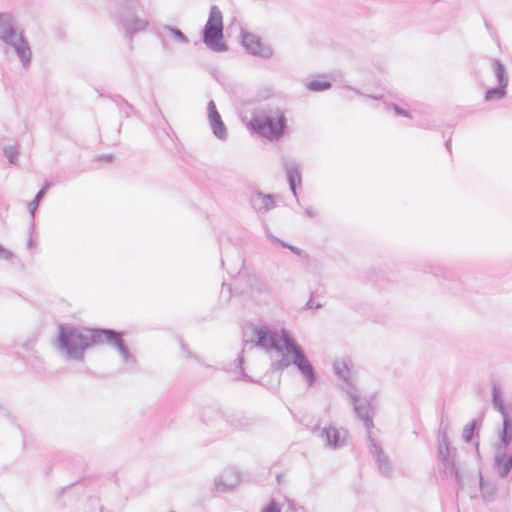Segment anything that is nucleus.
I'll list each match as a JSON object with an SVG mask.
<instances>
[{"mask_svg": "<svg viewBox=\"0 0 512 512\" xmlns=\"http://www.w3.org/2000/svg\"><path fill=\"white\" fill-rule=\"evenodd\" d=\"M493 70L495 73V76L498 80V85L502 87H507L508 85V79L505 74V68L503 64L499 60H493L492 62Z\"/></svg>", "mask_w": 512, "mask_h": 512, "instance_id": "nucleus-23", "label": "nucleus"}, {"mask_svg": "<svg viewBox=\"0 0 512 512\" xmlns=\"http://www.w3.org/2000/svg\"><path fill=\"white\" fill-rule=\"evenodd\" d=\"M506 96V87L498 85V87L490 88L485 93V100H501Z\"/></svg>", "mask_w": 512, "mask_h": 512, "instance_id": "nucleus-24", "label": "nucleus"}, {"mask_svg": "<svg viewBox=\"0 0 512 512\" xmlns=\"http://www.w3.org/2000/svg\"><path fill=\"white\" fill-rule=\"evenodd\" d=\"M355 415L363 421L365 427L369 430L373 427L371 415V404L366 397H361L356 389H345Z\"/></svg>", "mask_w": 512, "mask_h": 512, "instance_id": "nucleus-6", "label": "nucleus"}, {"mask_svg": "<svg viewBox=\"0 0 512 512\" xmlns=\"http://www.w3.org/2000/svg\"><path fill=\"white\" fill-rule=\"evenodd\" d=\"M43 197H44L43 191H38V193L35 196V199L29 204V212L32 215V217L34 216L35 211L39 205V202L41 201V199Z\"/></svg>", "mask_w": 512, "mask_h": 512, "instance_id": "nucleus-28", "label": "nucleus"}, {"mask_svg": "<svg viewBox=\"0 0 512 512\" xmlns=\"http://www.w3.org/2000/svg\"><path fill=\"white\" fill-rule=\"evenodd\" d=\"M394 110L398 115L410 117V114L407 111H405L404 109H402L401 107H399L397 105H394Z\"/></svg>", "mask_w": 512, "mask_h": 512, "instance_id": "nucleus-33", "label": "nucleus"}, {"mask_svg": "<svg viewBox=\"0 0 512 512\" xmlns=\"http://www.w3.org/2000/svg\"><path fill=\"white\" fill-rule=\"evenodd\" d=\"M23 32V29L18 26L11 13H0V40L3 43L15 38Z\"/></svg>", "mask_w": 512, "mask_h": 512, "instance_id": "nucleus-14", "label": "nucleus"}, {"mask_svg": "<svg viewBox=\"0 0 512 512\" xmlns=\"http://www.w3.org/2000/svg\"><path fill=\"white\" fill-rule=\"evenodd\" d=\"M479 484L481 490V496L485 502H493L496 500L498 495L497 484L493 481L484 480L481 473L479 474Z\"/></svg>", "mask_w": 512, "mask_h": 512, "instance_id": "nucleus-19", "label": "nucleus"}, {"mask_svg": "<svg viewBox=\"0 0 512 512\" xmlns=\"http://www.w3.org/2000/svg\"><path fill=\"white\" fill-rule=\"evenodd\" d=\"M332 367L334 374L347 385L346 389H356L355 373L350 360L344 358L336 359Z\"/></svg>", "mask_w": 512, "mask_h": 512, "instance_id": "nucleus-13", "label": "nucleus"}, {"mask_svg": "<svg viewBox=\"0 0 512 512\" xmlns=\"http://www.w3.org/2000/svg\"><path fill=\"white\" fill-rule=\"evenodd\" d=\"M473 432H474V423H469L464 427L462 437L465 442L471 441Z\"/></svg>", "mask_w": 512, "mask_h": 512, "instance_id": "nucleus-29", "label": "nucleus"}, {"mask_svg": "<svg viewBox=\"0 0 512 512\" xmlns=\"http://www.w3.org/2000/svg\"><path fill=\"white\" fill-rule=\"evenodd\" d=\"M267 237L273 242V243H276V244H280L281 246L283 247H287L289 248L291 251H293L294 253L298 254V249L296 247H293V246H290V245H286L284 242H282L281 240H279L278 238H276L275 236L271 235L269 232H267Z\"/></svg>", "mask_w": 512, "mask_h": 512, "instance_id": "nucleus-30", "label": "nucleus"}, {"mask_svg": "<svg viewBox=\"0 0 512 512\" xmlns=\"http://www.w3.org/2000/svg\"><path fill=\"white\" fill-rule=\"evenodd\" d=\"M4 156L7 158L9 163L16 164L18 161L19 152L13 145L6 146L4 148Z\"/></svg>", "mask_w": 512, "mask_h": 512, "instance_id": "nucleus-26", "label": "nucleus"}, {"mask_svg": "<svg viewBox=\"0 0 512 512\" xmlns=\"http://www.w3.org/2000/svg\"><path fill=\"white\" fill-rule=\"evenodd\" d=\"M49 187H50V183H45L44 186L39 191H43V195H45L47 190L49 189Z\"/></svg>", "mask_w": 512, "mask_h": 512, "instance_id": "nucleus-35", "label": "nucleus"}, {"mask_svg": "<svg viewBox=\"0 0 512 512\" xmlns=\"http://www.w3.org/2000/svg\"><path fill=\"white\" fill-rule=\"evenodd\" d=\"M241 38L242 45L248 53L262 58H270L273 55L272 48L264 44L257 35L242 31Z\"/></svg>", "mask_w": 512, "mask_h": 512, "instance_id": "nucleus-10", "label": "nucleus"}, {"mask_svg": "<svg viewBox=\"0 0 512 512\" xmlns=\"http://www.w3.org/2000/svg\"><path fill=\"white\" fill-rule=\"evenodd\" d=\"M446 145H447V147L449 148V146H450V141H447V142H446Z\"/></svg>", "mask_w": 512, "mask_h": 512, "instance_id": "nucleus-37", "label": "nucleus"}, {"mask_svg": "<svg viewBox=\"0 0 512 512\" xmlns=\"http://www.w3.org/2000/svg\"><path fill=\"white\" fill-rule=\"evenodd\" d=\"M244 341L266 351L278 352L282 357L272 364L274 370L284 371L290 365H294L308 387L316 382L317 374L313 365L287 329H281L279 334L265 325H251L244 332Z\"/></svg>", "mask_w": 512, "mask_h": 512, "instance_id": "nucleus-1", "label": "nucleus"}, {"mask_svg": "<svg viewBox=\"0 0 512 512\" xmlns=\"http://www.w3.org/2000/svg\"><path fill=\"white\" fill-rule=\"evenodd\" d=\"M27 246H28V248H29V249H32V248L35 246L34 241H33L32 239H30V240L28 241V243H27Z\"/></svg>", "mask_w": 512, "mask_h": 512, "instance_id": "nucleus-36", "label": "nucleus"}, {"mask_svg": "<svg viewBox=\"0 0 512 512\" xmlns=\"http://www.w3.org/2000/svg\"><path fill=\"white\" fill-rule=\"evenodd\" d=\"M4 44L7 54L13 53L18 58L23 68L29 67L32 60V50L29 41L24 36V32Z\"/></svg>", "mask_w": 512, "mask_h": 512, "instance_id": "nucleus-5", "label": "nucleus"}, {"mask_svg": "<svg viewBox=\"0 0 512 512\" xmlns=\"http://www.w3.org/2000/svg\"><path fill=\"white\" fill-rule=\"evenodd\" d=\"M240 482V473L235 468L229 467L214 478V490L217 493H228L236 489Z\"/></svg>", "mask_w": 512, "mask_h": 512, "instance_id": "nucleus-9", "label": "nucleus"}, {"mask_svg": "<svg viewBox=\"0 0 512 512\" xmlns=\"http://www.w3.org/2000/svg\"><path fill=\"white\" fill-rule=\"evenodd\" d=\"M512 442V414L502 416V428L498 432V442L494 447H507Z\"/></svg>", "mask_w": 512, "mask_h": 512, "instance_id": "nucleus-17", "label": "nucleus"}, {"mask_svg": "<svg viewBox=\"0 0 512 512\" xmlns=\"http://www.w3.org/2000/svg\"><path fill=\"white\" fill-rule=\"evenodd\" d=\"M162 29L170 34L171 39L180 44L189 43L188 37L178 28L165 24L162 26Z\"/></svg>", "mask_w": 512, "mask_h": 512, "instance_id": "nucleus-20", "label": "nucleus"}, {"mask_svg": "<svg viewBox=\"0 0 512 512\" xmlns=\"http://www.w3.org/2000/svg\"><path fill=\"white\" fill-rule=\"evenodd\" d=\"M223 39V16L220 9L213 5L210 8L208 20L203 29V42L215 52L227 50V46L222 42Z\"/></svg>", "mask_w": 512, "mask_h": 512, "instance_id": "nucleus-4", "label": "nucleus"}, {"mask_svg": "<svg viewBox=\"0 0 512 512\" xmlns=\"http://www.w3.org/2000/svg\"><path fill=\"white\" fill-rule=\"evenodd\" d=\"M4 410L0 407V413L3 412Z\"/></svg>", "mask_w": 512, "mask_h": 512, "instance_id": "nucleus-38", "label": "nucleus"}, {"mask_svg": "<svg viewBox=\"0 0 512 512\" xmlns=\"http://www.w3.org/2000/svg\"><path fill=\"white\" fill-rule=\"evenodd\" d=\"M454 453H455V449L450 448L445 429H440V431L438 433V457H439V460L442 462L444 467L449 468L451 470L452 475L455 477L456 481L460 484L461 478H460L459 470L455 465Z\"/></svg>", "mask_w": 512, "mask_h": 512, "instance_id": "nucleus-7", "label": "nucleus"}, {"mask_svg": "<svg viewBox=\"0 0 512 512\" xmlns=\"http://www.w3.org/2000/svg\"><path fill=\"white\" fill-rule=\"evenodd\" d=\"M213 134L222 141H225L228 137L227 129L222 121V118L209 121Z\"/></svg>", "mask_w": 512, "mask_h": 512, "instance_id": "nucleus-22", "label": "nucleus"}, {"mask_svg": "<svg viewBox=\"0 0 512 512\" xmlns=\"http://www.w3.org/2000/svg\"><path fill=\"white\" fill-rule=\"evenodd\" d=\"M370 440V452L375 458V461L378 464L379 471L385 475L389 476L392 472V466L388 457L383 453L381 447L372 439L371 435H368Z\"/></svg>", "mask_w": 512, "mask_h": 512, "instance_id": "nucleus-16", "label": "nucleus"}, {"mask_svg": "<svg viewBox=\"0 0 512 512\" xmlns=\"http://www.w3.org/2000/svg\"><path fill=\"white\" fill-rule=\"evenodd\" d=\"M261 512H280V509L275 502H271Z\"/></svg>", "mask_w": 512, "mask_h": 512, "instance_id": "nucleus-32", "label": "nucleus"}, {"mask_svg": "<svg viewBox=\"0 0 512 512\" xmlns=\"http://www.w3.org/2000/svg\"><path fill=\"white\" fill-rule=\"evenodd\" d=\"M332 86L329 81L312 80L306 84V88L311 91H325L330 89Z\"/></svg>", "mask_w": 512, "mask_h": 512, "instance_id": "nucleus-25", "label": "nucleus"}, {"mask_svg": "<svg viewBox=\"0 0 512 512\" xmlns=\"http://www.w3.org/2000/svg\"><path fill=\"white\" fill-rule=\"evenodd\" d=\"M98 342L108 343L119 352L125 364H133L134 357L122 340V335L111 329L88 330L59 325L53 346L65 359L82 361L85 351Z\"/></svg>", "mask_w": 512, "mask_h": 512, "instance_id": "nucleus-2", "label": "nucleus"}, {"mask_svg": "<svg viewBox=\"0 0 512 512\" xmlns=\"http://www.w3.org/2000/svg\"><path fill=\"white\" fill-rule=\"evenodd\" d=\"M319 437L324 440L327 448L338 449L345 445L348 432L343 428L329 426L320 431Z\"/></svg>", "mask_w": 512, "mask_h": 512, "instance_id": "nucleus-12", "label": "nucleus"}, {"mask_svg": "<svg viewBox=\"0 0 512 512\" xmlns=\"http://www.w3.org/2000/svg\"><path fill=\"white\" fill-rule=\"evenodd\" d=\"M207 110H208V120L209 121L215 120V119H218L219 117H221L217 110L216 104L213 100H210L208 102Z\"/></svg>", "mask_w": 512, "mask_h": 512, "instance_id": "nucleus-27", "label": "nucleus"}, {"mask_svg": "<svg viewBox=\"0 0 512 512\" xmlns=\"http://www.w3.org/2000/svg\"><path fill=\"white\" fill-rule=\"evenodd\" d=\"M492 404H493L494 409H496L501 414V416L509 414L505 408L501 390L496 384H494V386H493Z\"/></svg>", "mask_w": 512, "mask_h": 512, "instance_id": "nucleus-21", "label": "nucleus"}, {"mask_svg": "<svg viewBox=\"0 0 512 512\" xmlns=\"http://www.w3.org/2000/svg\"><path fill=\"white\" fill-rule=\"evenodd\" d=\"M118 22L129 39L135 33L144 31L149 25L146 19L140 18L130 7L120 12Z\"/></svg>", "mask_w": 512, "mask_h": 512, "instance_id": "nucleus-8", "label": "nucleus"}, {"mask_svg": "<svg viewBox=\"0 0 512 512\" xmlns=\"http://www.w3.org/2000/svg\"><path fill=\"white\" fill-rule=\"evenodd\" d=\"M494 469L501 479L509 477L512 472V453L507 447H494Z\"/></svg>", "mask_w": 512, "mask_h": 512, "instance_id": "nucleus-11", "label": "nucleus"}, {"mask_svg": "<svg viewBox=\"0 0 512 512\" xmlns=\"http://www.w3.org/2000/svg\"><path fill=\"white\" fill-rule=\"evenodd\" d=\"M250 125L261 136L269 140H278L285 132L287 119L283 110L275 108L254 116Z\"/></svg>", "mask_w": 512, "mask_h": 512, "instance_id": "nucleus-3", "label": "nucleus"}, {"mask_svg": "<svg viewBox=\"0 0 512 512\" xmlns=\"http://www.w3.org/2000/svg\"><path fill=\"white\" fill-rule=\"evenodd\" d=\"M252 205L258 212L266 213L275 207L274 196L259 192L253 196Z\"/></svg>", "mask_w": 512, "mask_h": 512, "instance_id": "nucleus-18", "label": "nucleus"}, {"mask_svg": "<svg viewBox=\"0 0 512 512\" xmlns=\"http://www.w3.org/2000/svg\"><path fill=\"white\" fill-rule=\"evenodd\" d=\"M13 257V253L7 249H5L2 245H0V259L1 260H11Z\"/></svg>", "mask_w": 512, "mask_h": 512, "instance_id": "nucleus-31", "label": "nucleus"}, {"mask_svg": "<svg viewBox=\"0 0 512 512\" xmlns=\"http://www.w3.org/2000/svg\"><path fill=\"white\" fill-rule=\"evenodd\" d=\"M282 165L286 172L287 180L289 183L290 190L292 194L297 197L296 186L301 184V171L300 165L295 161L288 160L286 158L282 159Z\"/></svg>", "mask_w": 512, "mask_h": 512, "instance_id": "nucleus-15", "label": "nucleus"}, {"mask_svg": "<svg viewBox=\"0 0 512 512\" xmlns=\"http://www.w3.org/2000/svg\"><path fill=\"white\" fill-rule=\"evenodd\" d=\"M305 214L309 217V218H314L317 216V211L315 209H313L312 207H308L305 209Z\"/></svg>", "mask_w": 512, "mask_h": 512, "instance_id": "nucleus-34", "label": "nucleus"}]
</instances>
